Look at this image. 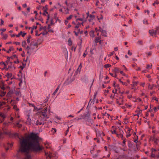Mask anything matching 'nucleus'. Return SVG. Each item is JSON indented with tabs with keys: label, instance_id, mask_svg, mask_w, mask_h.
Masks as SVG:
<instances>
[{
	"label": "nucleus",
	"instance_id": "f257e3e1",
	"mask_svg": "<svg viewBox=\"0 0 159 159\" xmlns=\"http://www.w3.org/2000/svg\"><path fill=\"white\" fill-rule=\"evenodd\" d=\"M41 139L38 134L33 133H30L25 138L20 139L19 151L26 153L25 159H31V156L29 154L30 151L39 152L43 149V146L39 143V140Z\"/></svg>",
	"mask_w": 159,
	"mask_h": 159
},
{
	"label": "nucleus",
	"instance_id": "f03ea898",
	"mask_svg": "<svg viewBox=\"0 0 159 159\" xmlns=\"http://www.w3.org/2000/svg\"><path fill=\"white\" fill-rule=\"evenodd\" d=\"M36 48L32 45V43H30V46H27L26 48V50L27 51V53L28 54H31L33 52L34 50Z\"/></svg>",
	"mask_w": 159,
	"mask_h": 159
},
{
	"label": "nucleus",
	"instance_id": "7ed1b4c3",
	"mask_svg": "<svg viewBox=\"0 0 159 159\" xmlns=\"http://www.w3.org/2000/svg\"><path fill=\"white\" fill-rule=\"evenodd\" d=\"M149 32L150 35L152 36H155L157 33L156 30H154L153 29L149 30Z\"/></svg>",
	"mask_w": 159,
	"mask_h": 159
},
{
	"label": "nucleus",
	"instance_id": "20e7f679",
	"mask_svg": "<svg viewBox=\"0 0 159 159\" xmlns=\"http://www.w3.org/2000/svg\"><path fill=\"white\" fill-rule=\"evenodd\" d=\"M99 28H100V32L101 33L102 35L104 37H107V33L106 31L103 30V29L100 27H99Z\"/></svg>",
	"mask_w": 159,
	"mask_h": 159
},
{
	"label": "nucleus",
	"instance_id": "39448f33",
	"mask_svg": "<svg viewBox=\"0 0 159 159\" xmlns=\"http://www.w3.org/2000/svg\"><path fill=\"white\" fill-rule=\"evenodd\" d=\"M123 102V100L122 98H120L119 99H117L116 101V103L119 105L122 104Z\"/></svg>",
	"mask_w": 159,
	"mask_h": 159
},
{
	"label": "nucleus",
	"instance_id": "423d86ee",
	"mask_svg": "<svg viewBox=\"0 0 159 159\" xmlns=\"http://www.w3.org/2000/svg\"><path fill=\"white\" fill-rule=\"evenodd\" d=\"M0 116L2 118V119L0 120V122H2L4 120V118L6 117V115L3 113H0Z\"/></svg>",
	"mask_w": 159,
	"mask_h": 159
},
{
	"label": "nucleus",
	"instance_id": "0eeeda50",
	"mask_svg": "<svg viewBox=\"0 0 159 159\" xmlns=\"http://www.w3.org/2000/svg\"><path fill=\"white\" fill-rule=\"evenodd\" d=\"M36 125H43L44 123L42 120H41L39 121V120H37L36 123Z\"/></svg>",
	"mask_w": 159,
	"mask_h": 159
},
{
	"label": "nucleus",
	"instance_id": "6e6552de",
	"mask_svg": "<svg viewBox=\"0 0 159 159\" xmlns=\"http://www.w3.org/2000/svg\"><path fill=\"white\" fill-rule=\"evenodd\" d=\"M12 144H7V147L6 148V149L7 150H8L10 149L11 148L12 146Z\"/></svg>",
	"mask_w": 159,
	"mask_h": 159
},
{
	"label": "nucleus",
	"instance_id": "1a4fd4ad",
	"mask_svg": "<svg viewBox=\"0 0 159 159\" xmlns=\"http://www.w3.org/2000/svg\"><path fill=\"white\" fill-rule=\"evenodd\" d=\"M89 19L88 20L89 22H91L94 19L95 16L94 15H90L89 16Z\"/></svg>",
	"mask_w": 159,
	"mask_h": 159
},
{
	"label": "nucleus",
	"instance_id": "9d476101",
	"mask_svg": "<svg viewBox=\"0 0 159 159\" xmlns=\"http://www.w3.org/2000/svg\"><path fill=\"white\" fill-rule=\"evenodd\" d=\"M154 142L156 144L158 143L159 142V139L157 138H154L153 139Z\"/></svg>",
	"mask_w": 159,
	"mask_h": 159
},
{
	"label": "nucleus",
	"instance_id": "9b49d317",
	"mask_svg": "<svg viewBox=\"0 0 159 159\" xmlns=\"http://www.w3.org/2000/svg\"><path fill=\"white\" fill-rule=\"evenodd\" d=\"M101 39V37H96L95 38V40L94 41V42L96 43H97L99 42V41L100 39Z\"/></svg>",
	"mask_w": 159,
	"mask_h": 159
},
{
	"label": "nucleus",
	"instance_id": "f8f14e48",
	"mask_svg": "<svg viewBox=\"0 0 159 159\" xmlns=\"http://www.w3.org/2000/svg\"><path fill=\"white\" fill-rule=\"evenodd\" d=\"M139 83L138 81H133L132 82V84H131V85L132 86H135L137 85Z\"/></svg>",
	"mask_w": 159,
	"mask_h": 159
},
{
	"label": "nucleus",
	"instance_id": "ddd939ff",
	"mask_svg": "<svg viewBox=\"0 0 159 159\" xmlns=\"http://www.w3.org/2000/svg\"><path fill=\"white\" fill-rule=\"evenodd\" d=\"M120 70V69L118 68H115L113 70V71L115 73V74H117V72Z\"/></svg>",
	"mask_w": 159,
	"mask_h": 159
},
{
	"label": "nucleus",
	"instance_id": "4468645a",
	"mask_svg": "<svg viewBox=\"0 0 159 159\" xmlns=\"http://www.w3.org/2000/svg\"><path fill=\"white\" fill-rule=\"evenodd\" d=\"M46 29L47 27L46 26H41L40 28V30H43L44 32H45Z\"/></svg>",
	"mask_w": 159,
	"mask_h": 159
},
{
	"label": "nucleus",
	"instance_id": "2eb2a0df",
	"mask_svg": "<svg viewBox=\"0 0 159 159\" xmlns=\"http://www.w3.org/2000/svg\"><path fill=\"white\" fill-rule=\"evenodd\" d=\"M14 48L13 47H9V48L8 50L7 51L8 53H9L10 52L12 51H14Z\"/></svg>",
	"mask_w": 159,
	"mask_h": 159
},
{
	"label": "nucleus",
	"instance_id": "dca6fc26",
	"mask_svg": "<svg viewBox=\"0 0 159 159\" xmlns=\"http://www.w3.org/2000/svg\"><path fill=\"white\" fill-rule=\"evenodd\" d=\"M13 93V91H10L9 92L7 93V96L8 97H10L11 96L12 94Z\"/></svg>",
	"mask_w": 159,
	"mask_h": 159
},
{
	"label": "nucleus",
	"instance_id": "f3484780",
	"mask_svg": "<svg viewBox=\"0 0 159 159\" xmlns=\"http://www.w3.org/2000/svg\"><path fill=\"white\" fill-rule=\"evenodd\" d=\"M15 93L16 96H19L20 95L21 93L19 91L15 90Z\"/></svg>",
	"mask_w": 159,
	"mask_h": 159
},
{
	"label": "nucleus",
	"instance_id": "a211bd4d",
	"mask_svg": "<svg viewBox=\"0 0 159 159\" xmlns=\"http://www.w3.org/2000/svg\"><path fill=\"white\" fill-rule=\"evenodd\" d=\"M47 109L46 108L45 111H44V112H42V115L44 117H45L46 116H47V113H46V111H47Z\"/></svg>",
	"mask_w": 159,
	"mask_h": 159
},
{
	"label": "nucleus",
	"instance_id": "6ab92c4d",
	"mask_svg": "<svg viewBox=\"0 0 159 159\" xmlns=\"http://www.w3.org/2000/svg\"><path fill=\"white\" fill-rule=\"evenodd\" d=\"M2 36V39H3L4 40H6L7 38L8 35L7 34H5L4 35Z\"/></svg>",
	"mask_w": 159,
	"mask_h": 159
},
{
	"label": "nucleus",
	"instance_id": "aec40b11",
	"mask_svg": "<svg viewBox=\"0 0 159 159\" xmlns=\"http://www.w3.org/2000/svg\"><path fill=\"white\" fill-rule=\"evenodd\" d=\"M6 75L8 78H10L11 77L12 74L11 73H6Z\"/></svg>",
	"mask_w": 159,
	"mask_h": 159
},
{
	"label": "nucleus",
	"instance_id": "412c9836",
	"mask_svg": "<svg viewBox=\"0 0 159 159\" xmlns=\"http://www.w3.org/2000/svg\"><path fill=\"white\" fill-rule=\"evenodd\" d=\"M131 129L129 127H127L125 129V132L126 133H129L131 131Z\"/></svg>",
	"mask_w": 159,
	"mask_h": 159
},
{
	"label": "nucleus",
	"instance_id": "4be33fe9",
	"mask_svg": "<svg viewBox=\"0 0 159 159\" xmlns=\"http://www.w3.org/2000/svg\"><path fill=\"white\" fill-rule=\"evenodd\" d=\"M72 44V41L71 38H69L68 41V44L69 46H71Z\"/></svg>",
	"mask_w": 159,
	"mask_h": 159
},
{
	"label": "nucleus",
	"instance_id": "5701e85b",
	"mask_svg": "<svg viewBox=\"0 0 159 159\" xmlns=\"http://www.w3.org/2000/svg\"><path fill=\"white\" fill-rule=\"evenodd\" d=\"M13 108L16 111H18L19 110V109L17 107V105H13Z\"/></svg>",
	"mask_w": 159,
	"mask_h": 159
},
{
	"label": "nucleus",
	"instance_id": "b1692460",
	"mask_svg": "<svg viewBox=\"0 0 159 159\" xmlns=\"http://www.w3.org/2000/svg\"><path fill=\"white\" fill-rule=\"evenodd\" d=\"M59 88H60V86L58 85L57 86V88L56 89L55 91L53 93V95H55L56 94V93H57V91H58V90H59Z\"/></svg>",
	"mask_w": 159,
	"mask_h": 159
},
{
	"label": "nucleus",
	"instance_id": "393cba45",
	"mask_svg": "<svg viewBox=\"0 0 159 159\" xmlns=\"http://www.w3.org/2000/svg\"><path fill=\"white\" fill-rule=\"evenodd\" d=\"M119 81L122 84H123V85H125L126 86H127L128 85V83H126V82H123V81H122L120 79H119Z\"/></svg>",
	"mask_w": 159,
	"mask_h": 159
},
{
	"label": "nucleus",
	"instance_id": "a878e982",
	"mask_svg": "<svg viewBox=\"0 0 159 159\" xmlns=\"http://www.w3.org/2000/svg\"><path fill=\"white\" fill-rule=\"evenodd\" d=\"M117 136L118 138H120L122 139H123V138H124L123 134H117Z\"/></svg>",
	"mask_w": 159,
	"mask_h": 159
},
{
	"label": "nucleus",
	"instance_id": "bb28decb",
	"mask_svg": "<svg viewBox=\"0 0 159 159\" xmlns=\"http://www.w3.org/2000/svg\"><path fill=\"white\" fill-rule=\"evenodd\" d=\"M6 94V93L3 91H0V97H3Z\"/></svg>",
	"mask_w": 159,
	"mask_h": 159
},
{
	"label": "nucleus",
	"instance_id": "cd10ccee",
	"mask_svg": "<svg viewBox=\"0 0 159 159\" xmlns=\"http://www.w3.org/2000/svg\"><path fill=\"white\" fill-rule=\"evenodd\" d=\"M159 109V106L155 107L153 108V110L155 111H157Z\"/></svg>",
	"mask_w": 159,
	"mask_h": 159
},
{
	"label": "nucleus",
	"instance_id": "c85d7f7f",
	"mask_svg": "<svg viewBox=\"0 0 159 159\" xmlns=\"http://www.w3.org/2000/svg\"><path fill=\"white\" fill-rule=\"evenodd\" d=\"M111 133L112 134H115L117 135V134H118L116 133V130L115 129H112L111 130Z\"/></svg>",
	"mask_w": 159,
	"mask_h": 159
},
{
	"label": "nucleus",
	"instance_id": "c756f323",
	"mask_svg": "<svg viewBox=\"0 0 159 159\" xmlns=\"http://www.w3.org/2000/svg\"><path fill=\"white\" fill-rule=\"evenodd\" d=\"M26 45V41H23L22 43V47H25Z\"/></svg>",
	"mask_w": 159,
	"mask_h": 159
},
{
	"label": "nucleus",
	"instance_id": "7c9ffc66",
	"mask_svg": "<svg viewBox=\"0 0 159 159\" xmlns=\"http://www.w3.org/2000/svg\"><path fill=\"white\" fill-rule=\"evenodd\" d=\"M111 66V65L109 64H106L104 66V67L105 68H107L109 67H110Z\"/></svg>",
	"mask_w": 159,
	"mask_h": 159
},
{
	"label": "nucleus",
	"instance_id": "2f4dec72",
	"mask_svg": "<svg viewBox=\"0 0 159 159\" xmlns=\"http://www.w3.org/2000/svg\"><path fill=\"white\" fill-rule=\"evenodd\" d=\"M153 87V86L152 85H151L150 84H148V88L149 89H152Z\"/></svg>",
	"mask_w": 159,
	"mask_h": 159
},
{
	"label": "nucleus",
	"instance_id": "473e14b6",
	"mask_svg": "<svg viewBox=\"0 0 159 159\" xmlns=\"http://www.w3.org/2000/svg\"><path fill=\"white\" fill-rule=\"evenodd\" d=\"M32 45H33V46L35 47L36 48H37L38 47V43H35L34 44L32 43Z\"/></svg>",
	"mask_w": 159,
	"mask_h": 159
},
{
	"label": "nucleus",
	"instance_id": "72a5a7b5",
	"mask_svg": "<svg viewBox=\"0 0 159 159\" xmlns=\"http://www.w3.org/2000/svg\"><path fill=\"white\" fill-rule=\"evenodd\" d=\"M65 13L67 14L69 13V9L68 8H65Z\"/></svg>",
	"mask_w": 159,
	"mask_h": 159
},
{
	"label": "nucleus",
	"instance_id": "f704fd0d",
	"mask_svg": "<svg viewBox=\"0 0 159 159\" xmlns=\"http://www.w3.org/2000/svg\"><path fill=\"white\" fill-rule=\"evenodd\" d=\"M105 116H106L108 118H109L110 117H111L110 115L108 113H105V114L104 115Z\"/></svg>",
	"mask_w": 159,
	"mask_h": 159
},
{
	"label": "nucleus",
	"instance_id": "c9c22d12",
	"mask_svg": "<svg viewBox=\"0 0 159 159\" xmlns=\"http://www.w3.org/2000/svg\"><path fill=\"white\" fill-rule=\"evenodd\" d=\"M83 118H75L74 119V121H78L79 120H81Z\"/></svg>",
	"mask_w": 159,
	"mask_h": 159
},
{
	"label": "nucleus",
	"instance_id": "e433bc0d",
	"mask_svg": "<svg viewBox=\"0 0 159 159\" xmlns=\"http://www.w3.org/2000/svg\"><path fill=\"white\" fill-rule=\"evenodd\" d=\"M16 126L18 128H20L22 126V125L19 123H17L16 124Z\"/></svg>",
	"mask_w": 159,
	"mask_h": 159
},
{
	"label": "nucleus",
	"instance_id": "4c0bfd02",
	"mask_svg": "<svg viewBox=\"0 0 159 159\" xmlns=\"http://www.w3.org/2000/svg\"><path fill=\"white\" fill-rule=\"evenodd\" d=\"M142 113L140 111H139L137 114H136V115H137V116H138V117H139V116H142Z\"/></svg>",
	"mask_w": 159,
	"mask_h": 159
},
{
	"label": "nucleus",
	"instance_id": "58836bf2",
	"mask_svg": "<svg viewBox=\"0 0 159 159\" xmlns=\"http://www.w3.org/2000/svg\"><path fill=\"white\" fill-rule=\"evenodd\" d=\"M122 140H123V145L124 146V144H125V142L126 141V139L125 138H124L123 139H122Z\"/></svg>",
	"mask_w": 159,
	"mask_h": 159
},
{
	"label": "nucleus",
	"instance_id": "ea45409f",
	"mask_svg": "<svg viewBox=\"0 0 159 159\" xmlns=\"http://www.w3.org/2000/svg\"><path fill=\"white\" fill-rule=\"evenodd\" d=\"M13 44H16V45H20V43L19 42H14L13 43Z\"/></svg>",
	"mask_w": 159,
	"mask_h": 159
},
{
	"label": "nucleus",
	"instance_id": "a19ab883",
	"mask_svg": "<svg viewBox=\"0 0 159 159\" xmlns=\"http://www.w3.org/2000/svg\"><path fill=\"white\" fill-rule=\"evenodd\" d=\"M159 4V2H158L157 1H155L153 4L152 5L153 6H154L155 4Z\"/></svg>",
	"mask_w": 159,
	"mask_h": 159
},
{
	"label": "nucleus",
	"instance_id": "79ce46f5",
	"mask_svg": "<svg viewBox=\"0 0 159 159\" xmlns=\"http://www.w3.org/2000/svg\"><path fill=\"white\" fill-rule=\"evenodd\" d=\"M156 31H157V34H159V27H157L156 28Z\"/></svg>",
	"mask_w": 159,
	"mask_h": 159
},
{
	"label": "nucleus",
	"instance_id": "37998d69",
	"mask_svg": "<svg viewBox=\"0 0 159 159\" xmlns=\"http://www.w3.org/2000/svg\"><path fill=\"white\" fill-rule=\"evenodd\" d=\"M72 18V15H70L69 17H67L66 19L68 20L71 19Z\"/></svg>",
	"mask_w": 159,
	"mask_h": 159
},
{
	"label": "nucleus",
	"instance_id": "c03bdc74",
	"mask_svg": "<svg viewBox=\"0 0 159 159\" xmlns=\"http://www.w3.org/2000/svg\"><path fill=\"white\" fill-rule=\"evenodd\" d=\"M91 33H92V34L91 35V36L92 37H95V35L94 34V32L93 31H91Z\"/></svg>",
	"mask_w": 159,
	"mask_h": 159
},
{
	"label": "nucleus",
	"instance_id": "a18cd8bd",
	"mask_svg": "<svg viewBox=\"0 0 159 159\" xmlns=\"http://www.w3.org/2000/svg\"><path fill=\"white\" fill-rule=\"evenodd\" d=\"M28 122L29 124H30L31 122V120L30 118H29V116L28 118H27Z\"/></svg>",
	"mask_w": 159,
	"mask_h": 159
},
{
	"label": "nucleus",
	"instance_id": "49530a36",
	"mask_svg": "<svg viewBox=\"0 0 159 159\" xmlns=\"http://www.w3.org/2000/svg\"><path fill=\"white\" fill-rule=\"evenodd\" d=\"M48 157H49L50 158H51L52 157V155L50 152L49 153Z\"/></svg>",
	"mask_w": 159,
	"mask_h": 159
},
{
	"label": "nucleus",
	"instance_id": "de8ad7c7",
	"mask_svg": "<svg viewBox=\"0 0 159 159\" xmlns=\"http://www.w3.org/2000/svg\"><path fill=\"white\" fill-rule=\"evenodd\" d=\"M22 33V31H20V33H19L18 34H17L16 35V36L17 37H18L20 36V35H21V34Z\"/></svg>",
	"mask_w": 159,
	"mask_h": 159
},
{
	"label": "nucleus",
	"instance_id": "09e8293b",
	"mask_svg": "<svg viewBox=\"0 0 159 159\" xmlns=\"http://www.w3.org/2000/svg\"><path fill=\"white\" fill-rule=\"evenodd\" d=\"M103 17L102 15H101V17L99 18H98V20H100L101 19H103Z\"/></svg>",
	"mask_w": 159,
	"mask_h": 159
},
{
	"label": "nucleus",
	"instance_id": "8fccbe9b",
	"mask_svg": "<svg viewBox=\"0 0 159 159\" xmlns=\"http://www.w3.org/2000/svg\"><path fill=\"white\" fill-rule=\"evenodd\" d=\"M120 74H121L123 75V76H126L125 75V73L123 72V71H120ZM126 76L127 77L128 76H127V75H126Z\"/></svg>",
	"mask_w": 159,
	"mask_h": 159
},
{
	"label": "nucleus",
	"instance_id": "3c124183",
	"mask_svg": "<svg viewBox=\"0 0 159 159\" xmlns=\"http://www.w3.org/2000/svg\"><path fill=\"white\" fill-rule=\"evenodd\" d=\"M114 52H115L114 51H113V52H111L109 54L108 56H111L112 55H113V54L114 53Z\"/></svg>",
	"mask_w": 159,
	"mask_h": 159
},
{
	"label": "nucleus",
	"instance_id": "603ef678",
	"mask_svg": "<svg viewBox=\"0 0 159 159\" xmlns=\"http://www.w3.org/2000/svg\"><path fill=\"white\" fill-rule=\"evenodd\" d=\"M140 86L143 87L145 86V83H140Z\"/></svg>",
	"mask_w": 159,
	"mask_h": 159
},
{
	"label": "nucleus",
	"instance_id": "864d4df0",
	"mask_svg": "<svg viewBox=\"0 0 159 159\" xmlns=\"http://www.w3.org/2000/svg\"><path fill=\"white\" fill-rule=\"evenodd\" d=\"M130 136L131 134L129 133H126V137L128 138Z\"/></svg>",
	"mask_w": 159,
	"mask_h": 159
},
{
	"label": "nucleus",
	"instance_id": "5fc2aeb1",
	"mask_svg": "<svg viewBox=\"0 0 159 159\" xmlns=\"http://www.w3.org/2000/svg\"><path fill=\"white\" fill-rule=\"evenodd\" d=\"M142 43H143V42L142 41H141V40H139L138 41V42H137L138 44H142Z\"/></svg>",
	"mask_w": 159,
	"mask_h": 159
},
{
	"label": "nucleus",
	"instance_id": "6e6d98bb",
	"mask_svg": "<svg viewBox=\"0 0 159 159\" xmlns=\"http://www.w3.org/2000/svg\"><path fill=\"white\" fill-rule=\"evenodd\" d=\"M0 20H1V21L0 25H3L4 21L2 19H0Z\"/></svg>",
	"mask_w": 159,
	"mask_h": 159
},
{
	"label": "nucleus",
	"instance_id": "4d7b16f0",
	"mask_svg": "<svg viewBox=\"0 0 159 159\" xmlns=\"http://www.w3.org/2000/svg\"><path fill=\"white\" fill-rule=\"evenodd\" d=\"M26 33L23 32H22V33L21 34V35H22V37H24L26 35Z\"/></svg>",
	"mask_w": 159,
	"mask_h": 159
},
{
	"label": "nucleus",
	"instance_id": "13d9d810",
	"mask_svg": "<svg viewBox=\"0 0 159 159\" xmlns=\"http://www.w3.org/2000/svg\"><path fill=\"white\" fill-rule=\"evenodd\" d=\"M95 30L96 33H98V32H100V29H98L97 28H96Z\"/></svg>",
	"mask_w": 159,
	"mask_h": 159
},
{
	"label": "nucleus",
	"instance_id": "bf43d9fd",
	"mask_svg": "<svg viewBox=\"0 0 159 159\" xmlns=\"http://www.w3.org/2000/svg\"><path fill=\"white\" fill-rule=\"evenodd\" d=\"M152 67V65H147V69H148V68H151Z\"/></svg>",
	"mask_w": 159,
	"mask_h": 159
},
{
	"label": "nucleus",
	"instance_id": "052dcab7",
	"mask_svg": "<svg viewBox=\"0 0 159 159\" xmlns=\"http://www.w3.org/2000/svg\"><path fill=\"white\" fill-rule=\"evenodd\" d=\"M69 127H68V129H67V130L66 131V133H65V135H67V134L68 132L69 131Z\"/></svg>",
	"mask_w": 159,
	"mask_h": 159
},
{
	"label": "nucleus",
	"instance_id": "680f3d73",
	"mask_svg": "<svg viewBox=\"0 0 159 159\" xmlns=\"http://www.w3.org/2000/svg\"><path fill=\"white\" fill-rule=\"evenodd\" d=\"M115 98V95H111L110 96V98L112 99H114Z\"/></svg>",
	"mask_w": 159,
	"mask_h": 159
},
{
	"label": "nucleus",
	"instance_id": "e2e57ef3",
	"mask_svg": "<svg viewBox=\"0 0 159 159\" xmlns=\"http://www.w3.org/2000/svg\"><path fill=\"white\" fill-rule=\"evenodd\" d=\"M48 13L45 10L44 11V13H43V15L44 16H46V14H48Z\"/></svg>",
	"mask_w": 159,
	"mask_h": 159
},
{
	"label": "nucleus",
	"instance_id": "0e129e2a",
	"mask_svg": "<svg viewBox=\"0 0 159 159\" xmlns=\"http://www.w3.org/2000/svg\"><path fill=\"white\" fill-rule=\"evenodd\" d=\"M132 87L131 88V89L133 90L134 91H135L136 90V88L135 87V86H132Z\"/></svg>",
	"mask_w": 159,
	"mask_h": 159
},
{
	"label": "nucleus",
	"instance_id": "69168bd1",
	"mask_svg": "<svg viewBox=\"0 0 159 159\" xmlns=\"http://www.w3.org/2000/svg\"><path fill=\"white\" fill-rule=\"evenodd\" d=\"M0 31H2V32H5L6 31V29L5 28H3V29H1L0 30Z\"/></svg>",
	"mask_w": 159,
	"mask_h": 159
},
{
	"label": "nucleus",
	"instance_id": "338daca9",
	"mask_svg": "<svg viewBox=\"0 0 159 159\" xmlns=\"http://www.w3.org/2000/svg\"><path fill=\"white\" fill-rule=\"evenodd\" d=\"M11 57L12 58H17V56H16V55H13V56H11Z\"/></svg>",
	"mask_w": 159,
	"mask_h": 159
},
{
	"label": "nucleus",
	"instance_id": "774afa93",
	"mask_svg": "<svg viewBox=\"0 0 159 159\" xmlns=\"http://www.w3.org/2000/svg\"><path fill=\"white\" fill-rule=\"evenodd\" d=\"M34 110H36V111H38L39 110V109L37 107H36L35 106L34 107Z\"/></svg>",
	"mask_w": 159,
	"mask_h": 159
}]
</instances>
